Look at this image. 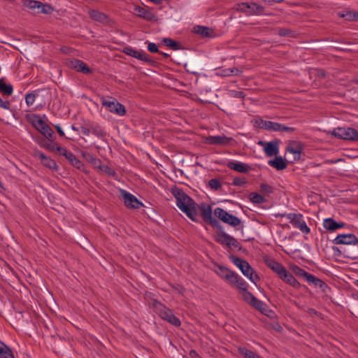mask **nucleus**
Masks as SVG:
<instances>
[{
	"label": "nucleus",
	"instance_id": "obj_1",
	"mask_svg": "<svg viewBox=\"0 0 358 358\" xmlns=\"http://www.w3.org/2000/svg\"><path fill=\"white\" fill-rule=\"evenodd\" d=\"M171 193L176 198L178 208L185 213L191 220L197 222L199 220L196 216L199 213L205 223L216 229L215 241L217 243L226 245L229 248H238V250L243 249L240 243L234 237L227 234L219 221L213 217L212 207L209 204L196 203L193 199L176 187L171 189Z\"/></svg>",
	"mask_w": 358,
	"mask_h": 358
},
{
	"label": "nucleus",
	"instance_id": "obj_2",
	"mask_svg": "<svg viewBox=\"0 0 358 358\" xmlns=\"http://www.w3.org/2000/svg\"><path fill=\"white\" fill-rule=\"evenodd\" d=\"M151 306L155 313L162 320L167 321L176 327H179L180 325V320L173 315L171 310L167 308L161 302L156 299H153Z\"/></svg>",
	"mask_w": 358,
	"mask_h": 358
},
{
	"label": "nucleus",
	"instance_id": "obj_3",
	"mask_svg": "<svg viewBox=\"0 0 358 358\" xmlns=\"http://www.w3.org/2000/svg\"><path fill=\"white\" fill-rule=\"evenodd\" d=\"M229 259L241 270L242 273L255 284L259 280V277L251 267L249 263L240 257L233 255L229 256Z\"/></svg>",
	"mask_w": 358,
	"mask_h": 358
},
{
	"label": "nucleus",
	"instance_id": "obj_4",
	"mask_svg": "<svg viewBox=\"0 0 358 358\" xmlns=\"http://www.w3.org/2000/svg\"><path fill=\"white\" fill-rule=\"evenodd\" d=\"M243 299L250 306L259 310L264 315L269 317L273 316L274 312L270 309L264 302L254 296L252 293L247 292L245 296H243Z\"/></svg>",
	"mask_w": 358,
	"mask_h": 358
},
{
	"label": "nucleus",
	"instance_id": "obj_5",
	"mask_svg": "<svg viewBox=\"0 0 358 358\" xmlns=\"http://www.w3.org/2000/svg\"><path fill=\"white\" fill-rule=\"evenodd\" d=\"M255 124L259 128L267 131L281 132H294L296 131L294 127H287L278 122L264 120L262 118L257 119L255 120Z\"/></svg>",
	"mask_w": 358,
	"mask_h": 358
},
{
	"label": "nucleus",
	"instance_id": "obj_6",
	"mask_svg": "<svg viewBox=\"0 0 358 358\" xmlns=\"http://www.w3.org/2000/svg\"><path fill=\"white\" fill-rule=\"evenodd\" d=\"M331 134L340 139L358 142V131L351 127L335 128Z\"/></svg>",
	"mask_w": 358,
	"mask_h": 358
},
{
	"label": "nucleus",
	"instance_id": "obj_7",
	"mask_svg": "<svg viewBox=\"0 0 358 358\" xmlns=\"http://www.w3.org/2000/svg\"><path fill=\"white\" fill-rule=\"evenodd\" d=\"M101 104L110 113L122 116L126 114L125 106L118 102L115 98L109 96L108 99L101 98Z\"/></svg>",
	"mask_w": 358,
	"mask_h": 358
},
{
	"label": "nucleus",
	"instance_id": "obj_8",
	"mask_svg": "<svg viewBox=\"0 0 358 358\" xmlns=\"http://www.w3.org/2000/svg\"><path fill=\"white\" fill-rule=\"evenodd\" d=\"M236 10L247 15H261L264 14V7L255 2H243L236 5Z\"/></svg>",
	"mask_w": 358,
	"mask_h": 358
},
{
	"label": "nucleus",
	"instance_id": "obj_9",
	"mask_svg": "<svg viewBox=\"0 0 358 358\" xmlns=\"http://www.w3.org/2000/svg\"><path fill=\"white\" fill-rule=\"evenodd\" d=\"M122 52L141 61L145 62L152 66H155L157 64V62L153 60L149 55L145 52H140L131 47H124L122 50Z\"/></svg>",
	"mask_w": 358,
	"mask_h": 358
},
{
	"label": "nucleus",
	"instance_id": "obj_10",
	"mask_svg": "<svg viewBox=\"0 0 358 358\" xmlns=\"http://www.w3.org/2000/svg\"><path fill=\"white\" fill-rule=\"evenodd\" d=\"M120 194L124 199V205L127 208L138 209L141 207L144 206L143 203L140 201L135 196L127 192L126 190L121 189Z\"/></svg>",
	"mask_w": 358,
	"mask_h": 358
},
{
	"label": "nucleus",
	"instance_id": "obj_11",
	"mask_svg": "<svg viewBox=\"0 0 358 358\" xmlns=\"http://www.w3.org/2000/svg\"><path fill=\"white\" fill-rule=\"evenodd\" d=\"M287 217L289 220H290L292 224L299 229L303 233L306 234L310 233V228L307 226L306 222L303 220L302 215L289 213Z\"/></svg>",
	"mask_w": 358,
	"mask_h": 358
},
{
	"label": "nucleus",
	"instance_id": "obj_12",
	"mask_svg": "<svg viewBox=\"0 0 358 358\" xmlns=\"http://www.w3.org/2000/svg\"><path fill=\"white\" fill-rule=\"evenodd\" d=\"M235 140L231 137H227L224 135L222 136H209L206 139V143L210 145H229L232 143H235Z\"/></svg>",
	"mask_w": 358,
	"mask_h": 358
},
{
	"label": "nucleus",
	"instance_id": "obj_13",
	"mask_svg": "<svg viewBox=\"0 0 358 358\" xmlns=\"http://www.w3.org/2000/svg\"><path fill=\"white\" fill-rule=\"evenodd\" d=\"M280 141L275 139L270 142L259 141V145L264 146V150L266 156L273 157L279 152V144Z\"/></svg>",
	"mask_w": 358,
	"mask_h": 358
},
{
	"label": "nucleus",
	"instance_id": "obj_14",
	"mask_svg": "<svg viewBox=\"0 0 358 358\" xmlns=\"http://www.w3.org/2000/svg\"><path fill=\"white\" fill-rule=\"evenodd\" d=\"M66 65L71 69L85 74L91 73L92 71L83 61L78 59H71L66 62Z\"/></svg>",
	"mask_w": 358,
	"mask_h": 358
},
{
	"label": "nucleus",
	"instance_id": "obj_15",
	"mask_svg": "<svg viewBox=\"0 0 358 358\" xmlns=\"http://www.w3.org/2000/svg\"><path fill=\"white\" fill-rule=\"evenodd\" d=\"M333 242L336 245H356L358 243V238L352 234H338Z\"/></svg>",
	"mask_w": 358,
	"mask_h": 358
},
{
	"label": "nucleus",
	"instance_id": "obj_16",
	"mask_svg": "<svg viewBox=\"0 0 358 358\" xmlns=\"http://www.w3.org/2000/svg\"><path fill=\"white\" fill-rule=\"evenodd\" d=\"M303 150L302 143L299 141H292L286 147V152L294 155V160L298 161L301 157V154Z\"/></svg>",
	"mask_w": 358,
	"mask_h": 358
},
{
	"label": "nucleus",
	"instance_id": "obj_17",
	"mask_svg": "<svg viewBox=\"0 0 358 358\" xmlns=\"http://www.w3.org/2000/svg\"><path fill=\"white\" fill-rule=\"evenodd\" d=\"M134 10L137 17L143 18L147 21H155L157 17L151 11L140 6H134Z\"/></svg>",
	"mask_w": 358,
	"mask_h": 358
},
{
	"label": "nucleus",
	"instance_id": "obj_18",
	"mask_svg": "<svg viewBox=\"0 0 358 358\" xmlns=\"http://www.w3.org/2000/svg\"><path fill=\"white\" fill-rule=\"evenodd\" d=\"M264 261L266 265L275 273H276L278 276H280L281 273L284 272L285 267L282 264L275 261L274 259L266 257L264 259Z\"/></svg>",
	"mask_w": 358,
	"mask_h": 358
},
{
	"label": "nucleus",
	"instance_id": "obj_19",
	"mask_svg": "<svg viewBox=\"0 0 358 358\" xmlns=\"http://www.w3.org/2000/svg\"><path fill=\"white\" fill-rule=\"evenodd\" d=\"M90 17L94 21L103 23L104 24H110V19L105 13L96 10H90L88 11Z\"/></svg>",
	"mask_w": 358,
	"mask_h": 358
},
{
	"label": "nucleus",
	"instance_id": "obj_20",
	"mask_svg": "<svg viewBox=\"0 0 358 358\" xmlns=\"http://www.w3.org/2000/svg\"><path fill=\"white\" fill-rule=\"evenodd\" d=\"M215 273L222 278L227 280L229 283L231 282V280L234 277V275L236 274L235 272L231 271L228 268L222 266V265H217V268L215 270Z\"/></svg>",
	"mask_w": 358,
	"mask_h": 358
},
{
	"label": "nucleus",
	"instance_id": "obj_21",
	"mask_svg": "<svg viewBox=\"0 0 358 358\" xmlns=\"http://www.w3.org/2000/svg\"><path fill=\"white\" fill-rule=\"evenodd\" d=\"M279 278L294 288H299L301 286L300 283L296 280L292 273L288 271L286 268H285L284 272L281 273Z\"/></svg>",
	"mask_w": 358,
	"mask_h": 358
},
{
	"label": "nucleus",
	"instance_id": "obj_22",
	"mask_svg": "<svg viewBox=\"0 0 358 358\" xmlns=\"http://www.w3.org/2000/svg\"><path fill=\"white\" fill-rule=\"evenodd\" d=\"M323 226L327 231H334L338 229L344 227L345 224L344 222H338L333 218L329 217L324 220Z\"/></svg>",
	"mask_w": 358,
	"mask_h": 358
},
{
	"label": "nucleus",
	"instance_id": "obj_23",
	"mask_svg": "<svg viewBox=\"0 0 358 358\" xmlns=\"http://www.w3.org/2000/svg\"><path fill=\"white\" fill-rule=\"evenodd\" d=\"M193 32L206 38H211L214 35V31L211 28L201 25L194 27Z\"/></svg>",
	"mask_w": 358,
	"mask_h": 358
},
{
	"label": "nucleus",
	"instance_id": "obj_24",
	"mask_svg": "<svg viewBox=\"0 0 358 358\" xmlns=\"http://www.w3.org/2000/svg\"><path fill=\"white\" fill-rule=\"evenodd\" d=\"M229 284L242 290L243 292V296H245L247 292H250L248 290L247 283L236 273L234 275V277Z\"/></svg>",
	"mask_w": 358,
	"mask_h": 358
},
{
	"label": "nucleus",
	"instance_id": "obj_25",
	"mask_svg": "<svg viewBox=\"0 0 358 358\" xmlns=\"http://www.w3.org/2000/svg\"><path fill=\"white\" fill-rule=\"evenodd\" d=\"M268 164L278 171H281L287 168V160L283 159L281 156H277L273 159L269 160Z\"/></svg>",
	"mask_w": 358,
	"mask_h": 358
},
{
	"label": "nucleus",
	"instance_id": "obj_26",
	"mask_svg": "<svg viewBox=\"0 0 358 358\" xmlns=\"http://www.w3.org/2000/svg\"><path fill=\"white\" fill-rule=\"evenodd\" d=\"M227 166L239 173H246L250 169L248 164L240 162H229Z\"/></svg>",
	"mask_w": 358,
	"mask_h": 358
},
{
	"label": "nucleus",
	"instance_id": "obj_27",
	"mask_svg": "<svg viewBox=\"0 0 358 358\" xmlns=\"http://www.w3.org/2000/svg\"><path fill=\"white\" fill-rule=\"evenodd\" d=\"M37 131L42 134L48 140H50L54 134L53 130L46 122H45V124L39 126L38 128L37 127Z\"/></svg>",
	"mask_w": 358,
	"mask_h": 358
},
{
	"label": "nucleus",
	"instance_id": "obj_28",
	"mask_svg": "<svg viewBox=\"0 0 358 358\" xmlns=\"http://www.w3.org/2000/svg\"><path fill=\"white\" fill-rule=\"evenodd\" d=\"M0 358H15L11 348L3 343H0Z\"/></svg>",
	"mask_w": 358,
	"mask_h": 358
},
{
	"label": "nucleus",
	"instance_id": "obj_29",
	"mask_svg": "<svg viewBox=\"0 0 358 358\" xmlns=\"http://www.w3.org/2000/svg\"><path fill=\"white\" fill-rule=\"evenodd\" d=\"M162 41L167 47L171 48L173 50H178L183 48L179 42L170 38H164Z\"/></svg>",
	"mask_w": 358,
	"mask_h": 358
},
{
	"label": "nucleus",
	"instance_id": "obj_30",
	"mask_svg": "<svg viewBox=\"0 0 358 358\" xmlns=\"http://www.w3.org/2000/svg\"><path fill=\"white\" fill-rule=\"evenodd\" d=\"M238 351L244 358H262L253 351L244 347H239Z\"/></svg>",
	"mask_w": 358,
	"mask_h": 358
},
{
	"label": "nucleus",
	"instance_id": "obj_31",
	"mask_svg": "<svg viewBox=\"0 0 358 358\" xmlns=\"http://www.w3.org/2000/svg\"><path fill=\"white\" fill-rule=\"evenodd\" d=\"M278 34L280 36L283 37H290V38H296L298 34L296 31L292 30L291 29H287L285 27L279 28L278 31Z\"/></svg>",
	"mask_w": 358,
	"mask_h": 358
},
{
	"label": "nucleus",
	"instance_id": "obj_32",
	"mask_svg": "<svg viewBox=\"0 0 358 358\" xmlns=\"http://www.w3.org/2000/svg\"><path fill=\"white\" fill-rule=\"evenodd\" d=\"M69 162L76 168L78 169H84L83 164L72 153L69 154V156L66 157Z\"/></svg>",
	"mask_w": 358,
	"mask_h": 358
},
{
	"label": "nucleus",
	"instance_id": "obj_33",
	"mask_svg": "<svg viewBox=\"0 0 358 358\" xmlns=\"http://www.w3.org/2000/svg\"><path fill=\"white\" fill-rule=\"evenodd\" d=\"M13 86L10 84H6L3 80L1 78L0 79V92L7 95L10 96L13 94Z\"/></svg>",
	"mask_w": 358,
	"mask_h": 358
},
{
	"label": "nucleus",
	"instance_id": "obj_34",
	"mask_svg": "<svg viewBox=\"0 0 358 358\" xmlns=\"http://www.w3.org/2000/svg\"><path fill=\"white\" fill-rule=\"evenodd\" d=\"M307 281L309 283H313L315 287L321 288L322 290H324V289L327 287V285L324 281L316 278L312 274H310Z\"/></svg>",
	"mask_w": 358,
	"mask_h": 358
},
{
	"label": "nucleus",
	"instance_id": "obj_35",
	"mask_svg": "<svg viewBox=\"0 0 358 358\" xmlns=\"http://www.w3.org/2000/svg\"><path fill=\"white\" fill-rule=\"evenodd\" d=\"M40 145L51 152H56L59 150V145L53 142L52 138L48 140V141L43 140Z\"/></svg>",
	"mask_w": 358,
	"mask_h": 358
},
{
	"label": "nucleus",
	"instance_id": "obj_36",
	"mask_svg": "<svg viewBox=\"0 0 358 358\" xmlns=\"http://www.w3.org/2000/svg\"><path fill=\"white\" fill-rule=\"evenodd\" d=\"M242 71L238 69L234 68H227L223 69L220 71V75L222 76H238Z\"/></svg>",
	"mask_w": 358,
	"mask_h": 358
},
{
	"label": "nucleus",
	"instance_id": "obj_37",
	"mask_svg": "<svg viewBox=\"0 0 358 358\" xmlns=\"http://www.w3.org/2000/svg\"><path fill=\"white\" fill-rule=\"evenodd\" d=\"M249 199L251 202L257 204H261L266 202V199L264 196L257 192H251L249 194Z\"/></svg>",
	"mask_w": 358,
	"mask_h": 358
},
{
	"label": "nucleus",
	"instance_id": "obj_38",
	"mask_svg": "<svg viewBox=\"0 0 358 358\" xmlns=\"http://www.w3.org/2000/svg\"><path fill=\"white\" fill-rule=\"evenodd\" d=\"M29 120L36 130L37 127L38 128L39 126L45 124V122L44 120H43L40 115L36 114H32L29 118Z\"/></svg>",
	"mask_w": 358,
	"mask_h": 358
},
{
	"label": "nucleus",
	"instance_id": "obj_39",
	"mask_svg": "<svg viewBox=\"0 0 358 358\" xmlns=\"http://www.w3.org/2000/svg\"><path fill=\"white\" fill-rule=\"evenodd\" d=\"M292 271L296 275L303 278L306 280H308L309 276L310 275V273H308L304 269L296 265L292 266Z\"/></svg>",
	"mask_w": 358,
	"mask_h": 358
},
{
	"label": "nucleus",
	"instance_id": "obj_40",
	"mask_svg": "<svg viewBox=\"0 0 358 358\" xmlns=\"http://www.w3.org/2000/svg\"><path fill=\"white\" fill-rule=\"evenodd\" d=\"M338 15L341 17L345 18L346 20H358V12L357 11H347L343 13H339Z\"/></svg>",
	"mask_w": 358,
	"mask_h": 358
},
{
	"label": "nucleus",
	"instance_id": "obj_41",
	"mask_svg": "<svg viewBox=\"0 0 358 358\" xmlns=\"http://www.w3.org/2000/svg\"><path fill=\"white\" fill-rule=\"evenodd\" d=\"M224 222L230 226L236 227L241 224V221L238 217L229 213L227 220Z\"/></svg>",
	"mask_w": 358,
	"mask_h": 358
},
{
	"label": "nucleus",
	"instance_id": "obj_42",
	"mask_svg": "<svg viewBox=\"0 0 358 358\" xmlns=\"http://www.w3.org/2000/svg\"><path fill=\"white\" fill-rule=\"evenodd\" d=\"M214 215L223 222L227 220L229 213L222 208H216L214 210Z\"/></svg>",
	"mask_w": 358,
	"mask_h": 358
},
{
	"label": "nucleus",
	"instance_id": "obj_43",
	"mask_svg": "<svg viewBox=\"0 0 358 358\" xmlns=\"http://www.w3.org/2000/svg\"><path fill=\"white\" fill-rule=\"evenodd\" d=\"M99 171L104 173L106 176H115V171L107 164H102L99 169Z\"/></svg>",
	"mask_w": 358,
	"mask_h": 358
},
{
	"label": "nucleus",
	"instance_id": "obj_44",
	"mask_svg": "<svg viewBox=\"0 0 358 358\" xmlns=\"http://www.w3.org/2000/svg\"><path fill=\"white\" fill-rule=\"evenodd\" d=\"M23 6L30 9L38 8L39 6H42V3L35 0H24Z\"/></svg>",
	"mask_w": 358,
	"mask_h": 358
},
{
	"label": "nucleus",
	"instance_id": "obj_45",
	"mask_svg": "<svg viewBox=\"0 0 358 358\" xmlns=\"http://www.w3.org/2000/svg\"><path fill=\"white\" fill-rule=\"evenodd\" d=\"M90 132L97 137L102 138L105 136V133L99 125H90Z\"/></svg>",
	"mask_w": 358,
	"mask_h": 358
},
{
	"label": "nucleus",
	"instance_id": "obj_46",
	"mask_svg": "<svg viewBox=\"0 0 358 358\" xmlns=\"http://www.w3.org/2000/svg\"><path fill=\"white\" fill-rule=\"evenodd\" d=\"M40 9L39 13L43 14H50L53 11V8L49 4H43L42 3V6H39L38 7Z\"/></svg>",
	"mask_w": 358,
	"mask_h": 358
},
{
	"label": "nucleus",
	"instance_id": "obj_47",
	"mask_svg": "<svg viewBox=\"0 0 358 358\" xmlns=\"http://www.w3.org/2000/svg\"><path fill=\"white\" fill-rule=\"evenodd\" d=\"M262 192L269 194L273 192V187L267 183H262L259 186Z\"/></svg>",
	"mask_w": 358,
	"mask_h": 358
},
{
	"label": "nucleus",
	"instance_id": "obj_48",
	"mask_svg": "<svg viewBox=\"0 0 358 358\" xmlns=\"http://www.w3.org/2000/svg\"><path fill=\"white\" fill-rule=\"evenodd\" d=\"M42 164L50 169H55L57 167L55 162L48 157H46V158L43 160Z\"/></svg>",
	"mask_w": 358,
	"mask_h": 358
},
{
	"label": "nucleus",
	"instance_id": "obj_49",
	"mask_svg": "<svg viewBox=\"0 0 358 358\" xmlns=\"http://www.w3.org/2000/svg\"><path fill=\"white\" fill-rule=\"evenodd\" d=\"M89 161L92 164V165L98 170L100 169V166L102 165L101 161L99 159L94 157L90 155Z\"/></svg>",
	"mask_w": 358,
	"mask_h": 358
},
{
	"label": "nucleus",
	"instance_id": "obj_50",
	"mask_svg": "<svg viewBox=\"0 0 358 358\" xmlns=\"http://www.w3.org/2000/svg\"><path fill=\"white\" fill-rule=\"evenodd\" d=\"M36 99V94L34 93H29L25 96V101L27 106H31Z\"/></svg>",
	"mask_w": 358,
	"mask_h": 358
},
{
	"label": "nucleus",
	"instance_id": "obj_51",
	"mask_svg": "<svg viewBox=\"0 0 358 358\" xmlns=\"http://www.w3.org/2000/svg\"><path fill=\"white\" fill-rule=\"evenodd\" d=\"M209 187L214 190H217L221 187L222 183L220 180H208Z\"/></svg>",
	"mask_w": 358,
	"mask_h": 358
},
{
	"label": "nucleus",
	"instance_id": "obj_52",
	"mask_svg": "<svg viewBox=\"0 0 358 358\" xmlns=\"http://www.w3.org/2000/svg\"><path fill=\"white\" fill-rule=\"evenodd\" d=\"M148 50L152 53L160 52L157 45L154 43H149L148 44Z\"/></svg>",
	"mask_w": 358,
	"mask_h": 358
},
{
	"label": "nucleus",
	"instance_id": "obj_53",
	"mask_svg": "<svg viewBox=\"0 0 358 358\" xmlns=\"http://www.w3.org/2000/svg\"><path fill=\"white\" fill-rule=\"evenodd\" d=\"M59 155H63L66 157H67L69 156V154L71 153V152L68 151L66 149L64 148H62L60 146H59V150H57V151Z\"/></svg>",
	"mask_w": 358,
	"mask_h": 358
},
{
	"label": "nucleus",
	"instance_id": "obj_54",
	"mask_svg": "<svg viewBox=\"0 0 358 358\" xmlns=\"http://www.w3.org/2000/svg\"><path fill=\"white\" fill-rule=\"evenodd\" d=\"M59 155H63L66 157H67L69 156V154L71 153V152L68 151L66 149L64 148H62L60 146H59V150H57V151Z\"/></svg>",
	"mask_w": 358,
	"mask_h": 358
},
{
	"label": "nucleus",
	"instance_id": "obj_55",
	"mask_svg": "<svg viewBox=\"0 0 358 358\" xmlns=\"http://www.w3.org/2000/svg\"><path fill=\"white\" fill-rule=\"evenodd\" d=\"M233 94H234V97H236V98L243 99L245 96V94L243 91H234L233 92Z\"/></svg>",
	"mask_w": 358,
	"mask_h": 358
},
{
	"label": "nucleus",
	"instance_id": "obj_56",
	"mask_svg": "<svg viewBox=\"0 0 358 358\" xmlns=\"http://www.w3.org/2000/svg\"><path fill=\"white\" fill-rule=\"evenodd\" d=\"M80 131L84 135L88 136L90 133V126L89 127H81Z\"/></svg>",
	"mask_w": 358,
	"mask_h": 358
},
{
	"label": "nucleus",
	"instance_id": "obj_57",
	"mask_svg": "<svg viewBox=\"0 0 358 358\" xmlns=\"http://www.w3.org/2000/svg\"><path fill=\"white\" fill-rule=\"evenodd\" d=\"M245 183V180H233L232 183H229V185H233L235 186H243Z\"/></svg>",
	"mask_w": 358,
	"mask_h": 358
},
{
	"label": "nucleus",
	"instance_id": "obj_58",
	"mask_svg": "<svg viewBox=\"0 0 358 358\" xmlns=\"http://www.w3.org/2000/svg\"><path fill=\"white\" fill-rule=\"evenodd\" d=\"M189 355L190 358H201V357L199 355V354L196 352L194 350H191Z\"/></svg>",
	"mask_w": 358,
	"mask_h": 358
},
{
	"label": "nucleus",
	"instance_id": "obj_59",
	"mask_svg": "<svg viewBox=\"0 0 358 358\" xmlns=\"http://www.w3.org/2000/svg\"><path fill=\"white\" fill-rule=\"evenodd\" d=\"M35 155L41 159V162H43V160L45 158H46V157H47V156H46V155H45V154H44L43 152H41V151H36V152H35Z\"/></svg>",
	"mask_w": 358,
	"mask_h": 358
},
{
	"label": "nucleus",
	"instance_id": "obj_60",
	"mask_svg": "<svg viewBox=\"0 0 358 358\" xmlns=\"http://www.w3.org/2000/svg\"><path fill=\"white\" fill-rule=\"evenodd\" d=\"M0 107L5 108V109H10V103L8 101H3Z\"/></svg>",
	"mask_w": 358,
	"mask_h": 358
},
{
	"label": "nucleus",
	"instance_id": "obj_61",
	"mask_svg": "<svg viewBox=\"0 0 358 358\" xmlns=\"http://www.w3.org/2000/svg\"><path fill=\"white\" fill-rule=\"evenodd\" d=\"M57 133L59 134V136H64V131L62 130V127L59 126V125H55V126Z\"/></svg>",
	"mask_w": 358,
	"mask_h": 358
},
{
	"label": "nucleus",
	"instance_id": "obj_62",
	"mask_svg": "<svg viewBox=\"0 0 358 358\" xmlns=\"http://www.w3.org/2000/svg\"><path fill=\"white\" fill-rule=\"evenodd\" d=\"M307 313H309L310 315H317V311L314 309V308H310L307 310Z\"/></svg>",
	"mask_w": 358,
	"mask_h": 358
},
{
	"label": "nucleus",
	"instance_id": "obj_63",
	"mask_svg": "<svg viewBox=\"0 0 358 358\" xmlns=\"http://www.w3.org/2000/svg\"><path fill=\"white\" fill-rule=\"evenodd\" d=\"M159 53L161 54L165 58H169L170 57V55L166 52H163L160 51V52H159Z\"/></svg>",
	"mask_w": 358,
	"mask_h": 358
},
{
	"label": "nucleus",
	"instance_id": "obj_64",
	"mask_svg": "<svg viewBox=\"0 0 358 358\" xmlns=\"http://www.w3.org/2000/svg\"><path fill=\"white\" fill-rule=\"evenodd\" d=\"M0 188H1V189H3V190H6V187L3 186V185L2 182H1V180H0Z\"/></svg>",
	"mask_w": 358,
	"mask_h": 358
}]
</instances>
